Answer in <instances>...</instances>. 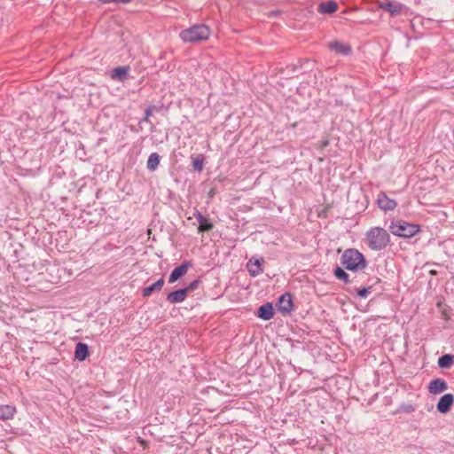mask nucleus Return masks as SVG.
Instances as JSON below:
<instances>
[{"instance_id":"f03ea898","label":"nucleus","mask_w":454,"mask_h":454,"mask_svg":"<svg viewBox=\"0 0 454 454\" xmlns=\"http://www.w3.org/2000/svg\"><path fill=\"white\" fill-rule=\"evenodd\" d=\"M366 239L372 250L384 249L389 243V234L380 227H372L366 233Z\"/></svg>"},{"instance_id":"b1692460","label":"nucleus","mask_w":454,"mask_h":454,"mask_svg":"<svg viewBox=\"0 0 454 454\" xmlns=\"http://www.w3.org/2000/svg\"><path fill=\"white\" fill-rule=\"evenodd\" d=\"M384 8L391 14H396L401 11V4H395L393 3H387Z\"/></svg>"},{"instance_id":"9b49d317","label":"nucleus","mask_w":454,"mask_h":454,"mask_svg":"<svg viewBox=\"0 0 454 454\" xmlns=\"http://www.w3.org/2000/svg\"><path fill=\"white\" fill-rule=\"evenodd\" d=\"M187 297L186 290L184 288L171 292L167 295V301L172 304L184 301Z\"/></svg>"},{"instance_id":"f8f14e48","label":"nucleus","mask_w":454,"mask_h":454,"mask_svg":"<svg viewBox=\"0 0 454 454\" xmlns=\"http://www.w3.org/2000/svg\"><path fill=\"white\" fill-rule=\"evenodd\" d=\"M17 412L16 407L9 404H0V419H12Z\"/></svg>"},{"instance_id":"393cba45","label":"nucleus","mask_w":454,"mask_h":454,"mask_svg":"<svg viewBox=\"0 0 454 454\" xmlns=\"http://www.w3.org/2000/svg\"><path fill=\"white\" fill-rule=\"evenodd\" d=\"M199 284H200V280L195 279L192 283H190L186 287H184V289L186 290V294H188L189 292L195 290L199 286Z\"/></svg>"},{"instance_id":"4be33fe9","label":"nucleus","mask_w":454,"mask_h":454,"mask_svg":"<svg viewBox=\"0 0 454 454\" xmlns=\"http://www.w3.org/2000/svg\"><path fill=\"white\" fill-rule=\"evenodd\" d=\"M333 274L337 279L341 280L344 283L350 282L348 274L340 267H336Z\"/></svg>"},{"instance_id":"aec40b11","label":"nucleus","mask_w":454,"mask_h":454,"mask_svg":"<svg viewBox=\"0 0 454 454\" xmlns=\"http://www.w3.org/2000/svg\"><path fill=\"white\" fill-rule=\"evenodd\" d=\"M160 164V156L157 153H153L149 155L147 160V168L151 171H154L157 169Z\"/></svg>"},{"instance_id":"2eb2a0df","label":"nucleus","mask_w":454,"mask_h":454,"mask_svg":"<svg viewBox=\"0 0 454 454\" xmlns=\"http://www.w3.org/2000/svg\"><path fill=\"white\" fill-rule=\"evenodd\" d=\"M258 317L263 320H270L274 317V310L270 303H266L258 309Z\"/></svg>"},{"instance_id":"f257e3e1","label":"nucleus","mask_w":454,"mask_h":454,"mask_svg":"<svg viewBox=\"0 0 454 454\" xmlns=\"http://www.w3.org/2000/svg\"><path fill=\"white\" fill-rule=\"evenodd\" d=\"M340 262L345 269L351 271L364 270L367 266L364 254L354 248L344 251L340 257Z\"/></svg>"},{"instance_id":"ddd939ff","label":"nucleus","mask_w":454,"mask_h":454,"mask_svg":"<svg viewBox=\"0 0 454 454\" xmlns=\"http://www.w3.org/2000/svg\"><path fill=\"white\" fill-rule=\"evenodd\" d=\"M196 219L199 223L198 230L200 232L209 231L213 229V223L203 215L198 212L196 215Z\"/></svg>"},{"instance_id":"cd10ccee","label":"nucleus","mask_w":454,"mask_h":454,"mask_svg":"<svg viewBox=\"0 0 454 454\" xmlns=\"http://www.w3.org/2000/svg\"><path fill=\"white\" fill-rule=\"evenodd\" d=\"M328 144H329L328 140H325L323 142L322 146L325 147V146L328 145Z\"/></svg>"},{"instance_id":"bb28decb","label":"nucleus","mask_w":454,"mask_h":454,"mask_svg":"<svg viewBox=\"0 0 454 454\" xmlns=\"http://www.w3.org/2000/svg\"><path fill=\"white\" fill-rule=\"evenodd\" d=\"M154 109L153 106H150L145 109V117L143 118L144 121H149L150 116L153 114V110Z\"/></svg>"},{"instance_id":"a878e982","label":"nucleus","mask_w":454,"mask_h":454,"mask_svg":"<svg viewBox=\"0 0 454 454\" xmlns=\"http://www.w3.org/2000/svg\"><path fill=\"white\" fill-rule=\"evenodd\" d=\"M371 287H364L357 290V295L362 298H365L371 292Z\"/></svg>"},{"instance_id":"f3484780","label":"nucleus","mask_w":454,"mask_h":454,"mask_svg":"<svg viewBox=\"0 0 454 454\" xmlns=\"http://www.w3.org/2000/svg\"><path fill=\"white\" fill-rule=\"evenodd\" d=\"M89 356V348L87 344L78 342L75 346L74 357L78 361H84Z\"/></svg>"},{"instance_id":"9d476101","label":"nucleus","mask_w":454,"mask_h":454,"mask_svg":"<svg viewBox=\"0 0 454 454\" xmlns=\"http://www.w3.org/2000/svg\"><path fill=\"white\" fill-rule=\"evenodd\" d=\"M263 260L259 259H250L247 262V270L251 276L256 277L263 272V269L262 267V262Z\"/></svg>"},{"instance_id":"423d86ee","label":"nucleus","mask_w":454,"mask_h":454,"mask_svg":"<svg viewBox=\"0 0 454 454\" xmlns=\"http://www.w3.org/2000/svg\"><path fill=\"white\" fill-rule=\"evenodd\" d=\"M294 304L292 295L289 293L282 294L278 302V309L284 314H288L293 310Z\"/></svg>"},{"instance_id":"6ab92c4d","label":"nucleus","mask_w":454,"mask_h":454,"mask_svg":"<svg viewBox=\"0 0 454 454\" xmlns=\"http://www.w3.org/2000/svg\"><path fill=\"white\" fill-rule=\"evenodd\" d=\"M454 364V356L446 354L438 359V366L442 369L450 368Z\"/></svg>"},{"instance_id":"1a4fd4ad","label":"nucleus","mask_w":454,"mask_h":454,"mask_svg":"<svg viewBox=\"0 0 454 454\" xmlns=\"http://www.w3.org/2000/svg\"><path fill=\"white\" fill-rule=\"evenodd\" d=\"M448 388L446 381L442 379L437 378L429 383L428 390L431 394H440Z\"/></svg>"},{"instance_id":"7ed1b4c3","label":"nucleus","mask_w":454,"mask_h":454,"mask_svg":"<svg viewBox=\"0 0 454 454\" xmlns=\"http://www.w3.org/2000/svg\"><path fill=\"white\" fill-rule=\"evenodd\" d=\"M210 36V29L204 24L194 25L180 33V37L184 43H198L207 40Z\"/></svg>"},{"instance_id":"20e7f679","label":"nucleus","mask_w":454,"mask_h":454,"mask_svg":"<svg viewBox=\"0 0 454 454\" xmlns=\"http://www.w3.org/2000/svg\"><path fill=\"white\" fill-rule=\"evenodd\" d=\"M392 234L402 238H411L419 231V226L399 220L389 226Z\"/></svg>"},{"instance_id":"5701e85b","label":"nucleus","mask_w":454,"mask_h":454,"mask_svg":"<svg viewBox=\"0 0 454 454\" xmlns=\"http://www.w3.org/2000/svg\"><path fill=\"white\" fill-rule=\"evenodd\" d=\"M204 158L203 155H199L192 160V166L195 170L201 171L203 168Z\"/></svg>"},{"instance_id":"a211bd4d","label":"nucleus","mask_w":454,"mask_h":454,"mask_svg":"<svg viewBox=\"0 0 454 454\" xmlns=\"http://www.w3.org/2000/svg\"><path fill=\"white\" fill-rule=\"evenodd\" d=\"M330 49L342 55H348L351 52V48L340 42H333L330 44Z\"/></svg>"},{"instance_id":"4468645a","label":"nucleus","mask_w":454,"mask_h":454,"mask_svg":"<svg viewBox=\"0 0 454 454\" xmlns=\"http://www.w3.org/2000/svg\"><path fill=\"white\" fill-rule=\"evenodd\" d=\"M164 283V278H160L155 283L145 287L142 291L143 296L149 297L153 292H160L162 289Z\"/></svg>"},{"instance_id":"6e6552de","label":"nucleus","mask_w":454,"mask_h":454,"mask_svg":"<svg viewBox=\"0 0 454 454\" xmlns=\"http://www.w3.org/2000/svg\"><path fill=\"white\" fill-rule=\"evenodd\" d=\"M191 266V263L188 262H185L182 263L180 266L175 268L172 272L170 273L168 282L169 283H175L180 278L184 276Z\"/></svg>"},{"instance_id":"dca6fc26","label":"nucleus","mask_w":454,"mask_h":454,"mask_svg":"<svg viewBox=\"0 0 454 454\" xmlns=\"http://www.w3.org/2000/svg\"><path fill=\"white\" fill-rule=\"evenodd\" d=\"M338 9V4L334 1H328L321 3L317 7V12L319 13H327L332 14L335 12Z\"/></svg>"},{"instance_id":"39448f33","label":"nucleus","mask_w":454,"mask_h":454,"mask_svg":"<svg viewBox=\"0 0 454 454\" xmlns=\"http://www.w3.org/2000/svg\"><path fill=\"white\" fill-rule=\"evenodd\" d=\"M377 204L379 207L384 211L394 210L397 206V202L395 200L388 198L383 192H380L378 194Z\"/></svg>"},{"instance_id":"412c9836","label":"nucleus","mask_w":454,"mask_h":454,"mask_svg":"<svg viewBox=\"0 0 454 454\" xmlns=\"http://www.w3.org/2000/svg\"><path fill=\"white\" fill-rule=\"evenodd\" d=\"M128 71V67H116L113 70L112 78L121 81L126 77Z\"/></svg>"},{"instance_id":"0eeeda50","label":"nucleus","mask_w":454,"mask_h":454,"mask_svg":"<svg viewBox=\"0 0 454 454\" xmlns=\"http://www.w3.org/2000/svg\"><path fill=\"white\" fill-rule=\"evenodd\" d=\"M454 403V396L452 394L443 395L437 403V411L441 413H446L450 411Z\"/></svg>"}]
</instances>
